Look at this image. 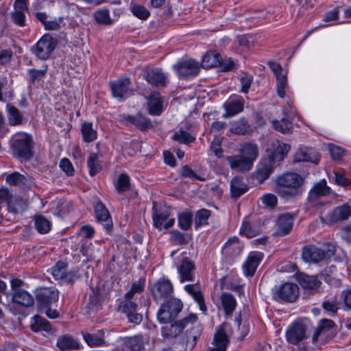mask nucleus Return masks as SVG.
<instances>
[{"instance_id": "1", "label": "nucleus", "mask_w": 351, "mask_h": 351, "mask_svg": "<svg viewBox=\"0 0 351 351\" xmlns=\"http://www.w3.org/2000/svg\"><path fill=\"white\" fill-rule=\"evenodd\" d=\"M304 178L300 174L288 172L277 177L274 191L280 197L290 199L300 197L305 191Z\"/></svg>"}, {"instance_id": "2", "label": "nucleus", "mask_w": 351, "mask_h": 351, "mask_svg": "<svg viewBox=\"0 0 351 351\" xmlns=\"http://www.w3.org/2000/svg\"><path fill=\"white\" fill-rule=\"evenodd\" d=\"M258 156V145L253 143H246L240 146L239 155L227 156L226 160L232 169L245 172L252 168Z\"/></svg>"}, {"instance_id": "3", "label": "nucleus", "mask_w": 351, "mask_h": 351, "mask_svg": "<svg viewBox=\"0 0 351 351\" xmlns=\"http://www.w3.org/2000/svg\"><path fill=\"white\" fill-rule=\"evenodd\" d=\"M32 138L25 133H17L10 140V147L14 157L21 160L32 158Z\"/></svg>"}, {"instance_id": "4", "label": "nucleus", "mask_w": 351, "mask_h": 351, "mask_svg": "<svg viewBox=\"0 0 351 351\" xmlns=\"http://www.w3.org/2000/svg\"><path fill=\"white\" fill-rule=\"evenodd\" d=\"M57 45V41L49 34L43 35L36 45L33 47V53L42 60H47L50 56Z\"/></svg>"}, {"instance_id": "5", "label": "nucleus", "mask_w": 351, "mask_h": 351, "mask_svg": "<svg viewBox=\"0 0 351 351\" xmlns=\"http://www.w3.org/2000/svg\"><path fill=\"white\" fill-rule=\"evenodd\" d=\"M173 67L180 79L195 77L200 71L199 62L193 59L179 60Z\"/></svg>"}, {"instance_id": "6", "label": "nucleus", "mask_w": 351, "mask_h": 351, "mask_svg": "<svg viewBox=\"0 0 351 351\" xmlns=\"http://www.w3.org/2000/svg\"><path fill=\"white\" fill-rule=\"evenodd\" d=\"M175 265L181 283L194 280L195 266L188 257L182 256L178 262H175Z\"/></svg>"}, {"instance_id": "7", "label": "nucleus", "mask_w": 351, "mask_h": 351, "mask_svg": "<svg viewBox=\"0 0 351 351\" xmlns=\"http://www.w3.org/2000/svg\"><path fill=\"white\" fill-rule=\"evenodd\" d=\"M66 267L67 265L65 263L58 261L55 266L51 268V274L56 280L61 283L73 282L79 278L77 271L71 270L67 271Z\"/></svg>"}, {"instance_id": "8", "label": "nucleus", "mask_w": 351, "mask_h": 351, "mask_svg": "<svg viewBox=\"0 0 351 351\" xmlns=\"http://www.w3.org/2000/svg\"><path fill=\"white\" fill-rule=\"evenodd\" d=\"M173 291V285L169 279L160 278L152 289V296L156 302L168 299Z\"/></svg>"}, {"instance_id": "9", "label": "nucleus", "mask_w": 351, "mask_h": 351, "mask_svg": "<svg viewBox=\"0 0 351 351\" xmlns=\"http://www.w3.org/2000/svg\"><path fill=\"white\" fill-rule=\"evenodd\" d=\"M243 250V245L236 237L230 238L223 245L221 253L228 262L239 256Z\"/></svg>"}, {"instance_id": "10", "label": "nucleus", "mask_w": 351, "mask_h": 351, "mask_svg": "<svg viewBox=\"0 0 351 351\" xmlns=\"http://www.w3.org/2000/svg\"><path fill=\"white\" fill-rule=\"evenodd\" d=\"M274 295L281 301L293 302L299 295V287L296 284L285 282L276 289Z\"/></svg>"}, {"instance_id": "11", "label": "nucleus", "mask_w": 351, "mask_h": 351, "mask_svg": "<svg viewBox=\"0 0 351 351\" xmlns=\"http://www.w3.org/2000/svg\"><path fill=\"white\" fill-rule=\"evenodd\" d=\"M170 211L167 208L155 210L152 215L154 226L159 230H166L172 227L175 223V219L170 218Z\"/></svg>"}, {"instance_id": "12", "label": "nucleus", "mask_w": 351, "mask_h": 351, "mask_svg": "<svg viewBox=\"0 0 351 351\" xmlns=\"http://www.w3.org/2000/svg\"><path fill=\"white\" fill-rule=\"evenodd\" d=\"M244 99L240 95H231L223 104L226 112L222 115L225 119L233 117L240 113L244 108Z\"/></svg>"}, {"instance_id": "13", "label": "nucleus", "mask_w": 351, "mask_h": 351, "mask_svg": "<svg viewBox=\"0 0 351 351\" xmlns=\"http://www.w3.org/2000/svg\"><path fill=\"white\" fill-rule=\"evenodd\" d=\"M36 297L39 308H47L58 301L59 292L53 288H41L37 291Z\"/></svg>"}, {"instance_id": "14", "label": "nucleus", "mask_w": 351, "mask_h": 351, "mask_svg": "<svg viewBox=\"0 0 351 351\" xmlns=\"http://www.w3.org/2000/svg\"><path fill=\"white\" fill-rule=\"evenodd\" d=\"M307 326L301 322L293 323L286 332L287 341L293 345L306 338Z\"/></svg>"}, {"instance_id": "15", "label": "nucleus", "mask_w": 351, "mask_h": 351, "mask_svg": "<svg viewBox=\"0 0 351 351\" xmlns=\"http://www.w3.org/2000/svg\"><path fill=\"white\" fill-rule=\"evenodd\" d=\"M228 326L221 325L217 328L214 335L213 346L209 348L208 351H226L229 343V339L227 334Z\"/></svg>"}, {"instance_id": "16", "label": "nucleus", "mask_w": 351, "mask_h": 351, "mask_svg": "<svg viewBox=\"0 0 351 351\" xmlns=\"http://www.w3.org/2000/svg\"><path fill=\"white\" fill-rule=\"evenodd\" d=\"M263 258V254L259 252H251L243 263L242 269L245 277H252Z\"/></svg>"}, {"instance_id": "17", "label": "nucleus", "mask_w": 351, "mask_h": 351, "mask_svg": "<svg viewBox=\"0 0 351 351\" xmlns=\"http://www.w3.org/2000/svg\"><path fill=\"white\" fill-rule=\"evenodd\" d=\"M294 218L290 213H283L278 216L276 221V230L274 235L276 237L285 236L291 232L293 228Z\"/></svg>"}, {"instance_id": "18", "label": "nucleus", "mask_w": 351, "mask_h": 351, "mask_svg": "<svg viewBox=\"0 0 351 351\" xmlns=\"http://www.w3.org/2000/svg\"><path fill=\"white\" fill-rule=\"evenodd\" d=\"M269 152V161L271 162H280L284 160L291 149L289 144L283 143L278 140L274 141L271 144Z\"/></svg>"}, {"instance_id": "19", "label": "nucleus", "mask_w": 351, "mask_h": 351, "mask_svg": "<svg viewBox=\"0 0 351 351\" xmlns=\"http://www.w3.org/2000/svg\"><path fill=\"white\" fill-rule=\"evenodd\" d=\"M130 80L128 77L118 79L110 83V88L114 97L123 99L130 93Z\"/></svg>"}, {"instance_id": "20", "label": "nucleus", "mask_w": 351, "mask_h": 351, "mask_svg": "<svg viewBox=\"0 0 351 351\" xmlns=\"http://www.w3.org/2000/svg\"><path fill=\"white\" fill-rule=\"evenodd\" d=\"M334 326L335 323L330 319H324L321 320L313 335V341L316 342L319 338H321L324 341L326 340L328 337L333 335L332 330Z\"/></svg>"}, {"instance_id": "21", "label": "nucleus", "mask_w": 351, "mask_h": 351, "mask_svg": "<svg viewBox=\"0 0 351 351\" xmlns=\"http://www.w3.org/2000/svg\"><path fill=\"white\" fill-rule=\"evenodd\" d=\"M184 290L193 298L198 304L199 310L203 313H206L207 306L205 304L204 298L199 285L198 283L186 285L184 287Z\"/></svg>"}, {"instance_id": "22", "label": "nucleus", "mask_w": 351, "mask_h": 351, "mask_svg": "<svg viewBox=\"0 0 351 351\" xmlns=\"http://www.w3.org/2000/svg\"><path fill=\"white\" fill-rule=\"evenodd\" d=\"M296 162H310L317 165L320 159L319 153L312 147H301L295 154Z\"/></svg>"}, {"instance_id": "23", "label": "nucleus", "mask_w": 351, "mask_h": 351, "mask_svg": "<svg viewBox=\"0 0 351 351\" xmlns=\"http://www.w3.org/2000/svg\"><path fill=\"white\" fill-rule=\"evenodd\" d=\"M82 335L84 341L90 348L102 347L106 345L105 341V331L103 329L98 330L93 333L82 331Z\"/></svg>"}, {"instance_id": "24", "label": "nucleus", "mask_w": 351, "mask_h": 351, "mask_svg": "<svg viewBox=\"0 0 351 351\" xmlns=\"http://www.w3.org/2000/svg\"><path fill=\"white\" fill-rule=\"evenodd\" d=\"M351 216V206L348 204L334 208L326 219L329 223H335L340 221L348 219Z\"/></svg>"}, {"instance_id": "25", "label": "nucleus", "mask_w": 351, "mask_h": 351, "mask_svg": "<svg viewBox=\"0 0 351 351\" xmlns=\"http://www.w3.org/2000/svg\"><path fill=\"white\" fill-rule=\"evenodd\" d=\"M95 214L98 222L101 223L106 230L112 228V219L109 211L105 205L98 201L95 205Z\"/></svg>"}, {"instance_id": "26", "label": "nucleus", "mask_w": 351, "mask_h": 351, "mask_svg": "<svg viewBox=\"0 0 351 351\" xmlns=\"http://www.w3.org/2000/svg\"><path fill=\"white\" fill-rule=\"evenodd\" d=\"M324 256V252L314 245L305 246L302 254L303 260L307 263H318Z\"/></svg>"}, {"instance_id": "27", "label": "nucleus", "mask_w": 351, "mask_h": 351, "mask_svg": "<svg viewBox=\"0 0 351 351\" xmlns=\"http://www.w3.org/2000/svg\"><path fill=\"white\" fill-rule=\"evenodd\" d=\"M145 78L149 84L156 87L165 86L167 83V76L158 69L148 71Z\"/></svg>"}, {"instance_id": "28", "label": "nucleus", "mask_w": 351, "mask_h": 351, "mask_svg": "<svg viewBox=\"0 0 351 351\" xmlns=\"http://www.w3.org/2000/svg\"><path fill=\"white\" fill-rule=\"evenodd\" d=\"M330 193V188L327 186L325 179L315 183L308 193V200L315 202L321 197L326 196Z\"/></svg>"}, {"instance_id": "29", "label": "nucleus", "mask_w": 351, "mask_h": 351, "mask_svg": "<svg viewBox=\"0 0 351 351\" xmlns=\"http://www.w3.org/2000/svg\"><path fill=\"white\" fill-rule=\"evenodd\" d=\"M147 108L149 114L151 115H160L162 110V99L160 95L154 92L150 95L147 100Z\"/></svg>"}, {"instance_id": "30", "label": "nucleus", "mask_w": 351, "mask_h": 351, "mask_svg": "<svg viewBox=\"0 0 351 351\" xmlns=\"http://www.w3.org/2000/svg\"><path fill=\"white\" fill-rule=\"evenodd\" d=\"M260 232L261 228L258 224L252 222L249 217L243 219L239 230L240 234L247 238H252L259 234Z\"/></svg>"}, {"instance_id": "31", "label": "nucleus", "mask_w": 351, "mask_h": 351, "mask_svg": "<svg viewBox=\"0 0 351 351\" xmlns=\"http://www.w3.org/2000/svg\"><path fill=\"white\" fill-rule=\"evenodd\" d=\"M149 337L142 335H136L125 338V343L132 351H141L145 343H148Z\"/></svg>"}, {"instance_id": "32", "label": "nucleus", "mask_w": 351, "mask_h": 351, "mask_svg": "<svg viewBox=\"0 0 351 351\" xmlns=\"http://www.w3.org/2000/svg\"><path fill=\"white\" fill-rule=\"evenodd\" d=\"M271 162L267 160L261 161L253 174L254 178L261 183L267 180L272 172Z\"/></svg>"}, {"instance_id": "33", "label": "nucleus", "mask_w": 351, "mask_h": 351, "mask_svg": "<svg viewBox=\"0 0 351 351\" xmlns=\"http://www.w3.org/2000/svg\"><path fill=\"white\" fill-rule=\"evenodd\" d=\"M221 303L226 316H231L237 305V300L229 293H223L220 296Z\"/></svg>"}, {"instance_id": "34", "label": "nucleus", "mask_w": 351, "mask_h": 351, "mask_svg": "<svg viewBox=\"0 0 351 351\" xmlns=\"http://www.w3.org/2000/svg\"><path fill=\"white\" fill-rule=\"evenodd\" d=\"M5 180L6 182L10 185L16 186L21 188L27 186L30 182L29 177L21 174L16 171L8 174L6 176Z\"/></svg>"}, {"instance_id": "35", "label": "nucleus", "mask_w": 351, "mask_h": 351, "mask_svg": "<svg viewBox=\"0 0 351 351\" xmlns=\"http://www.w3.org/2000/svg\"><path fill=\"white\" fill-rule=\"evenodd\" d=\"M248 190L247 186L239 177H234L230 182L231 195L234 198H238Z\"/></svg>"}, {"instance_id": "36", "label": "nucleus", "mask_w": 351, "mask_h": 351, "mask_svg": "<svg viewBox=\"0 0 351 351\" xmlns=\"http://www.w3.org/2000/svg\"><path fill=\"white\" fill-rule=\"evenodd\" d=\"M197 317L196 314L190 313L189 315L182 319L176 322L175 324L170 326V330L172 332L177 334L180 332L184 328L190 324L196 322Z\"/></svg>"}, {"instance_id": "37", "label": "nucleus", "mask_w": 351, "mask_h": 351, "mask_svg": "<svg viewBox=\"0 0 351 351\" xmlns=\"http://www.w3.org/2000/svg\"><path fill=\"white\" fill-rule=\"evenodd\" d=\"M12 300L25 306H29L34 304V298L32 295L23 289L15 291L12 295Z\"/></svg>"}, {"instance_id": "38", "label": "nucleus", "mask_w": 351, "mask_h": 351, "mask_svg": "<svg viewBox=\"0 0 351 351\" xmlns=\"http://www.w3.org/2000/svg\"><path fill=\"white\" fill-rule=\"evenodd\" d=\"M56 346L62 350L79 349L80 347L79 342L68 335L60 337L57 340Z\"/></svg>"}, {"instance_id": "39", "label": "nucleus", "mask_w": 351, "mask_h": 351, "mask_svg": "<svg viewBox=\"0 0 351 351\" xmlns=\"http://www.w3.org/2000/svg\"><path fill=\"white\" fill-rule=\"evenodd\" d=\"M100 154L91 153L87 159V167L89 170V174L94 176L101 171L102 167L99 162Z\"/></svg>"}, {"instance_id": "40", "label": "nucleus", "mask_w": 351, "mask_h": 351, "mask_svg": "<svg viewBox=\"0 0 351 351\" xmlns=\"http://www.w3.org/2000/svg\"><path fill=\"white\" fill-rule=\"evenodd\" d=\"M125 119L142 130L152 127L150 120L142 114L127 115L125 117Z\"/></svg>"}, {"instance_id": "41", "label": "nucleus", "mask_w": 351, "mask_h": 351, "mask_svg": "<svg viewBox=\"0 0 351 351\" xmlns=\"http://www.w3.org/2000/svg\"><path fill=\"white\" fill-rule=\"evenodd\" d=\"M221 64V56L214 51L208 52L202 59V66L206 69L219 66Z\"/></svg>"}, {"instance_id": "42", "label": "nucleus", "mask_w": 351, "mask_h": 351, "mask_svg": "<svg viewBox=\"0 0 351 351\" xmlns=\"http://www.w3.org/2000/svg\"><path fill=\"white\" fill-rule=\"evenodd\" d=\"M31 329L34 332L40 330L49 331L51 329L50 323L40 315H35L32 318Z\"/></svg>"}, {"instance_id": "43", "label": "nucleus", "mask_w": 351, "mask_h": 351, "mask_svg": "<svg viewBox=\"0 0 351 351\" xmlns=\"http://www.w3.org/2000/svg\"><path fill=\"white\" fill-rule=\"evenodd\" d=\"M6 109L10 125H20L23 121V116L20 111L14 106L7 104Z\"/></svg>"}, {"instance_id": "44", "label": "nucleus", "mask_w": 351, "mask_h": 351, "mask_svg": "<svg viewBox=\"0 0 351 351\" xmlns=\"http://www.w3.org/2000/svg\"><path fill=\"white\" fill-rule=\"evenodd\" d=\"M276 89L278 95L281 98H284L286 96L289 97L287 84V77L286 73L283 75H278V77H276Z\"/></svg>"}, {"instance_id": "45", "label": "nucleus", "mask_w": 351, "mask_h": 351, "mask_svg": "<svg viewBox=\"0 0 351 351\" xmlns=\"http://www.w3.org/2000/svg\"><path fill=\"white\" fill-rule=\"evenodd\" d=\"M81 132L83 136V140L85 142L90 143L97 138V132L93 128L92 123L85 122L82 123L81 127Z\"/></svg>"}, {"instance_id": "46", "label": "nucleus", "mask_w": 351, "mask_h": 351, "mask_svg": "<svg viewBox=\"0 0 351 351\" xmlns=\"http://www.w3.org/2000/svg\"><path fill=\"white\" fill-rule=\"evenodd\" d=\"M300 284L305 289L316 290L319 287L321 282L316 276H304L300 279Z\"/></svg>"}, {"instance_id": "47", "label": "nucleus", "mask_w": 351, "mask_h": 351, "mask_svg": "<svg viewBox=\"0 0 351 351\" xmlns=\"http://www.w3.org/2000/svg\"><path fill=\"white\" fill-rule=\"evenodd\" d=\"M272 125L276 130L283 134H289L293 130L292 123L285 118H282L280 121L274 120Z\"/></svg>"}, {"instance_id": "48", "label": "nucleus", "mask_w": 351, "mask_h": 351, "mask_svg": "<svg viewBox=\"0 0 351 351\" xmlns=\"http://www.w3.org/2000/svg\"><path fill=\"white\" fill-rule=\"evenodd\" d=\"M14 196L12 193L5 188L0 189V205L6 204L8 210H16L15 207L12 206V200Z\"/></svg>"}, {"instance_id": "49", "label": "nucleus", "mask_w": 351, "mask_h": 351, "mask_svg": "<svg viewBox=\"0 0 351 351\" xmlns=\"http://www.w3.org/2000/svg\"><path fill=\"white\" fill-rule=\"evenodd\" d=\"M163 305L167 306V308L169 311V312H171L174 317H176L181 311L183 306L182 302L179 299L175 298H170L165 304H163Z\"/></svg>"}, {"instance_id": "50", "label": "nucleus", "mask_w": 351, "mask_h": 351, "mask_svg": "<svg viewBox=\"0 0 351 351\" xmlns=\"http://www.w3.org/2000/svg\"><path fill=\"white\" fill-rule=\"evenodd\" d=\"M35 227L40 234H45L51 229V223L45 217L36 216L34 219Z\"/></svg>"}, {"instance_id": "51", "label": "nucleus", "mask_w": 351, "mask_h": 351, "mask_svg": "<svg viewBox=\"0 0 351 351\" xmlns=\"http://www.w3.org/2000/svg\"><path fill=\"white\" fill-rule=\"evenodd\" d=\"M193 215L189 212H184L178 215V226L184 230H189L192 224Z\"/></svg>"}, {"instance_id": "52", "label": "nucleus", "mask_w": 351, "mask_h": 351, "mask_svg": "<svg viewBox=\"0 0 351 351\" xmlns=\"http://www.w3.org/2000/svg\"><path fill=\"white\" fill-rule=\"evenodd\" d=\"M249 130V125L245 119L236 121L231 127L230 132L236 134H245Z\"/></svg>"}, {"instance_id": "53", "label": "nucleus", "mask_w": 351, "mask_h": 351, "mask_svg": "<svg viewBox=\"0 0 351 351\" xmlns=\"http://www.w3.org/2000/svg\"><path fill=\"white\" fill-rule=\"evenodd\" d=\"M210 215V211L207 209H202L197 211L195 219V228L208 224V220Z\"/></svg>"}, {"instance_id": "54", "label": "nucleus", "mask_w": 351, "mask_h": 351, "mask_svg": "<svg viewBox=\"0 0 351 351\" xmlns=\"http://www.w3.org/2000/svg\"><path fill=\"white\" fill-rule=\"evenodd\" d=\"M94 17L96 21L99 24L110 25L112 23L108 10H101L95 12L94 13Z\"/></svg>"}, {"instance_id": "55", "label": "nucleus", "mask_w": 351, "mask_h": 351, "mask_svg": "<svg viewBox=\"0 0 351 351\" xmlns=\"http://www.w3.org/2000/svg\"><path fill=\"white\" fill-rule=\"evenodd\" d=\"M173 139L180 143L187 144L193 142L195 138L190 134L188 132L180 130L174 134L173 136Z\"/></svg>"}, {"instance_id": "56", "label": "nucleus", "mask_w": 351, "mask_h": 351, "mask_svg": "<svg viewBox=\"0 0 351 351\" xmlns=\"http://www.w3.org/2000/svg\"><path fill=\"white\" fill-rule=\"evenodd\" d=\"M167 306L162 304L157 313L158 320L161 324L169 323L175 318Z\"/></svg>"}, {"instance_id": "57", "label": "nucleus", "mask_w": 351, "mask_h": 351, "mask_svg": "<svg viewBox=\"0 0 351 351\" xmlns=\"http://www.w3.org/2000/svg\"><path fill=\"white\" fill-rule=\"evenodd\" d=\"M116 189L119 193H123L130 189V178L127 174L121 173L119 176Z\"/></svg>"}, {"instance_id": "58", "label": "nucleus", "mask_w": 351, "mask_h": 351, "mask_svg": "<svg viewBox=\"0 0 351 351\" xmlns=\"http://www.w3.org/2000/svg\"><path fill=\"white\" fill-rule=\"evenodd\" d=\"M137 304L133 301L123 300L119 304V310L126 315L136 311Z\"/></svg>"}, {"instance_id": "59", "label": "nucleus", "mask_w": 351, "mask_h": 351, "mask_svg": "<svg viewBox=\"0 0 351 351\" xmlns=\"http://www.w3.org/2000/svg\"><path fill=\"white\" fill-rule=\"evenodd\" d=\"M170 234V241L172 244L182 245L187 243V239L183 233L178 230H172Z\"/></svg>"}, {"instance_id": "60", "label": "nucleus", "mask_w": 351, "mask_h": 351, "mask_svg": "<svg viewBox=\"0 0 351 351\" xmlns=\"http://www.w3.org/2000/svg\"><path fill=\"white\" fill-rule=\"evenodd\" d=\"M11 19L14 24L19 27L26 25V16L24 12L13 10L11 12Z\"/></svg>"}, {"instance_id": "61", "label": "nucleus", "mask_w": 351, "mask_h": 351, "mask_svg": "<svg viewBox=\"0 0 351 351\" xmlns=\"http://www.w3.org/2000/svg\"><path fill=\"white\" fill-rule=\"evenodd\" d=\"M132 14L140 19H147L149 16V11L144 7L139 5H134L131 8Z\"/></svg>"}, {"instance_id": "62", "label": "nucleus", "mask_w": 351, "mask_h": 351, "mask_svg": "<svg viewBox=\"0 0 351 351\" xmlns=\"http://www.w3.org/2000/svg\"><path fill=\"white\" fill-rule=\"evenodd\" d=\"M47 68V66L43 69H30L28 70L30 80L32 83H34L36 80H39L45 77L46 75Z\"/></svg>"}, {"instance_id": "63", "label": "nucleus", "mask_w": 351, "mask_h": 351, "mask_svg": "<svg viewBox=\"0 0 351 351\" xmlns=\"http://www.w3.org/2000/svg\"><path fill=\"white\" fill-rule=\"evenodd\" d=\"M322 306L326 311L335 314L339 308V302L336 299H331L324 301Z\"/></svg>"}, {"instance_id": "64", "label": "nucleus", "mask_w": 351, "mask_h": 351, "mask_svg": "<svg viewBox=\"0 0 351 351\" xmlns=\"http://www.w3.org/2000/svg\"><path fill=\"white\" fill-rule=\"evenodd\" d=\"M262 202L267 206L274 208L277 204V197L271 193H267L262 197Z\"/></svg>"}]
</instances>
